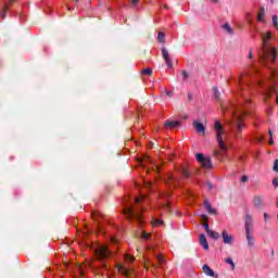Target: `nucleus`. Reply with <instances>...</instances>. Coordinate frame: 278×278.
Wrapping results in <instances>:
<instances>
[{
	"label": "nucleus",
	"instance_id": "1",
	"mask_svg": "<svg viewBox=\"0 0 278 278\" xmlns=\"http://www.w3.org/2000/svg\"><path fill=\"white\" fill-rule=\"evenodd\" d=\"M222 110L223 112H228V114L231 116V119L228 122L231 131H233L236 136L242 134V130L247 127L244 125V115L247 114V111L233 105L228 108L225 104L222 105Z\"/></svg>",
	"mask_w": 278,
	"mask_h": 278
},
{
	"label": "nucleus",
	"instance_id": "2",
	"mask_svg": "<svg viewBox=\"0 0 278 278\" xmlns=\"http://www.w3.org/2000/svg\"><path fill=\"white\" fill-rule=\"evenodd\" d=\"M271 38L273 33L270 31H267L265 35H263V48L260 54L263 64H273V62L277 60V49L268 46V42L270 41Z\"/></svg>",
	"mask_w": 278,
	"mask_h": 278
},
{
	"label": "nucleus",
	"instance_id": "3",
	"mask_svg": "<svg viewBox=\"0 0 278 278\" xmlns=\"http://www.w3.org/2000/svg\"><path fill=\"white\" fill-rule=\"evenodd\" d=\"M215 134L219 149L215 151V155H217V157H223L225 153H227V143L225 142V138H227V132H225V128L219 121L215 122Z\"/></svg>",
	"mask_w": 278,
	"mask_h": 278
},
{
	"label": "nucleus",
	"instance_id": "4",
	"mask_svg": "<svg viewBox=\"0 0 278 278\" xmlns=\"http://www.w3.org/2000/svg\"><path fill=\"white\" fill-rule=\"evenodd\" d=\"M143 211H144V208H142V207L135 211L132 206H126L124 208V215L129 220H131V218H136V220H138V223H142V214L141 213Z\"/></svg>",
	"mask_w": 278,
	"mask_h": 278
},
{
	"label": "nucleus",
	"instance_id": "5",
	"mask_svg": "<svg viewBox=\"0 0 278 278\" xmlns=\"http://www.w3.org/2000/svg\"><path fill=\"white\" fill-rule=\"evenodd\" d=\"M197 162H199V164H201L202 168H212V160L210 159V156H205L203 155V153H198L195 155Z\"/></svg>",
	"mask_w": 278,
	"mask_h": 278
},
{
	"label": "nucleus",
	"instance_id": "6",
	"mask_svg": "<svg viewBox=\"0 0 278 278\" xmlns=\"http://www.w3.org/2000/svg\"><path fill=\"white\" fill-rule=\"evenodd\" d=\"M112 253L105 245H99L98 249H96V257L98 260H108Z\"/></svg>",
	"mask_w": 278,
	"mask_h": 278
},
{
	"label": "nucleus",
	"instance_id": "7",
	"mask_svg": "<svg viewBox=\"0 0 278 278\" xmlns=\"http://www.w3.org/2000/svg\"><path fill=\"white\" fill-rule=\"evenodd\" d=\"M222 238H223L224 244H228L229 247H231V244H233V242L236 241V239L233 238V235L228 233L227 230H223Z\"/></svg>",
	"mask_w": 278,
	"mask_h": 278
},
{
	"label": "nucleus",
	"instance_id": "8",
	"mask_svg": "<svg viewBox=\"0 0 278 278\" xmlns=\"http://www.w3.org/2000/svg\"><path fill=\"white\" fill-rule=\"evenodd\" d=\"M244 227L245 231H251V229H253V216L249 213L245 214Z\"/></svg>",
	"mask_w": 278,
	"mask_h": 278
},
{
	"label": "nucleus",
	"instance_id": "9",
	"mask_svg": "<svg viewBox=\"0 0 278 278\" xmlns=\"http://www.w3.org/2000/svg\"><path fill=\"white\" fill-rule=\"evenodd\" d=\"M162 55L165 60L166 66L172 68L173 67V61H170V54L168 53V50L166 48H162Z\"/></svg>",
	"mask_w": 278,
	"mask_h": 278
},
{
	"label": "nucleus",
	"instance_id": "10",
	"mask_svg": "<svg viewBox=\"0 0 278 278\" xmlns=\"http://www.w3.org/2000/svg\"><path fill=\"white\" fill-rule=\"evenodd\" d=\"M245 238L248 242V247L252 248L255 247V237L251 233V230L245 231Z\"/></svg>",
	"mask_w": 278,
	"mask_h": 278
},
{
	"label": "nucleus",
	"instance_id": "11",
	"mask_svg": "<svg viewBox=\"0 0 278 278\" xmlns=\"http://www.w3.org/2000/svg\"><path fill=\"white\" fill-rule=\"evenodd\" d=\"M239 86L244 89V86H249V75L242 74L239 76Z\"/></svg>",
	"mask_w": 278,
	"mask_h": 278
},
{
	"label": "nucleus",
	"instance_id": "12",
	"mask_svg": "<svg viewBox=\"0 0 278 278\" xmlns=\"http://www.w3.org/2000/svg\"><path fill=\"white\" fill-rule=\"evenodd\" d=\"M193 127L198 134H202V136H205V126L200 122H193Z\"/></svg>",
	"mask_w": 278,
	"mask_h": 278
},
{
	"label": "nucleus",
	"instance_id": "13",
	"mask_svg": "<svg viewBox=\"0 0 278 278\" xmlns=\"http://www.w3.org/2000/svg\"><path fill=\"white\" fill-rule=\"evenodd\" d=\"M181 123L179 121H166L165 127L167 129H176V127H179Z\"/></svg>",
	"mask_w": 278,
	"mask_h": 278
},
{
	"label": "nucleus",
	"instance_id": "14",
	"mask_svg": "<svg viewBox=\"0 0 278 278\" xmlns=\"http://www.w3.org/2000/svg\"><path fill=\"white\" fill-rule=\"evenodd\" d=\"M200 244L201 247H203L204 251H208L210 250V244L207 243V238L205 237V235H200Z\"/></svg>",
	"mask_w": 278,
	"mask_h": 278
},
{
	"label": "nucleus",
	"instance_id": "15",
	"mask_svg": "<svg viewBox=\"0 0 278 278\" xmlns=\"http://www.w3.org/2000/svg\"><path fill=\"white\" fill-rule=\"evenodd\" d=\"M117 270L118 273H121L122 275H124V277H130L131 276V270L127 269L125 266L123 265H118L117 266Z\"/></svg>",
	"mask_w": 278,
	"mask_h": 278
},
{
	"label": "nucleus",
	"instance_id": "16",
	"mask_svg": "<svg viewBox=\"0 0 278 278\" xmlns=\"http://www.w3.org/2000/svg\"><path fill=\"white\" fill-rule=\"evenodd\" d=\"M253 203L255 207H262V205H264V197L262 195L254 197Z\"/></svg>",
	"mask_w": 278,
	"mask_h": 278
},
{
	"label": "nucleus",
	"instance_id": "17",
	"mask_svg": "<svg viewBox=\"0 0 278 278\" xmlns=\"http://www.w3.org/2000/svg\"><path fill=\"white\" fill-rule=\"evenodd\" d=\"M177 181H179V178H177L176 176L174 175H168L167 176V180H166V184H168L169 186H177Z\"/></svg>",
	"mask_w": 278,
	"mask_h": 278
},
{
	"label": "nucleus",
	"instance_id": "18",
	"mask_svg": "<svg viewBox=\"0 0 278 278\" xmlns=\"http://www.w3.org/2000/svg\"><path fill=\"white\" fill-rule=\"evenodd\" d=\"M265 16H266V11L264 10V8L260 9L258 15H257L258 23H266Z\"/></svg>",
	"mask_w": 278,
	"mask_h": 278
},
{
	"label": "nucleus",
	"instance_id": "19",
	"mask_svg": "<svg viewBox=\"0 0 278 278\" xmlns=\"http://www.w3.org/2000/svg\"><path fill=\"white\" fill-rule=\"evenodd\" d=\"M222 29L225 31V34H228V36H233V28L229 25V23L224 24Z\"/></svg>",
	"mask_w": 278,
	"mask_h": 278
},
{
	"label": "nucleus",
	"instance_id": "20",
	"mask_svg": "<svg viewBox=\"0 0 278 278\" xmlns=\"http://www.w3.org/2000/svg\"><path fill=\"white\" fill-rule=\"evenodd\" d=\"M204 207L208 212V214H216V210L212 207V204L210 203V201L207 200L204 201Z\"/></svg>",
	"mask_w": 278,
	"mask_h": 278
},
{
	"label": "nucleus",
	"instance_id": "21",
	"mask_svg": "<svg viewBox=\"0 0 278 278\" xmlns=\"http://www.w3.org/2000/svg\"><path fill=\"white\" fill-rule=\"evenodd\" d=\"M202 268H203V273H205L207 275V277L215 276L214 269H211L210 266L204 265Z\"/></svg>",
	"mask_w": 278,
	"mask_h": 278
},
{
	"label": "nucleus",
	"instance_id": "22",
	"mask_svg": "<svg viewBox=\"0 0 278 278\" xmlns=\"http://www.w3.org/2000/svg\"><path fill=\"white\" fill-rule=\"evenodd\" d=\"M206 233L210 236V238H213V240H218V238H220V235L213 230H208Z\"/></svg>",
	"mask_w": 278,
	"mask_h": 278
},
{
	"label": "nucleus",
	"instance_id": "23",
	"mask_svg": "<svg viewBox=\"0 0 278 278\" xmlns=\"http://www.w3.org/2000/svg\"><path fill=\"white\" fill-rule=\"evenodd\" d=\"M12 2H14V0H9V4H7L3 10H2V13H1V17H2V21H5V12H8V8L10 5H12Z\"/></svg>",
	"mask_w": 278,
	"mask_h": 278
},
{
	"label": "nucleus",
	"instance_id": "24",
	"mask_svg": "<svg viewBox=\"0 0 278 278\" xmlns=\"http://www.w3.org/2000/svg\"><path fill=\"white\" fill-rule=\"evenodd\" d=\"M166 35H164V33H159V36H157V40L159 42H161L162 45H164V42H166Z\"/></svg>",
	"mask_w": 278,
	"mask_h": 278
},
{
	"label": "nucleus",
	"instance_id": "25",
	"mask_svg": "<svg viewBox=\"0 0 278 278\" xmlns=\"http://www.w3.org/2000/svg\"><path fill=\"white\" fill-rule=\"evenodd\" d=\"M142 75L151 76V75H153V70H151L150 67H147V68L142 70Z\"/></svg>",
	"mask_w": 278,
	"mask_h": 278
},
{
	"label": "nucleus",
	"instance_id": "26",
	"mask_svg": "<svg viewBox=\"0 0 278 278\" xmlns=\"http://www.w3.org/2000/svg\"><path fill=\"white\" fill-rule=\"evenodd\" d=\"M147 162H152V161H151V159H149V157L140 159V160H139V164H140L141 166H147Z\"/></svg>",
	"mask_w": 278,
	"mask_h": 278
},
{
	"label": "nucleus",
	"instance_id": "27",
	"mask_svg": "<svg viewBox=\"0 0 278 278\" xmlns=\"http://www.w3.org/2000/svg\"><path fill=\"white\" fill-rule=\"evenodd\" d=\"M226 264H229L231 266V270L236 269V264L233 263V260L231 258H226Z\"/></svg>",
	"mask_w": 278,
	"mask_h": 278
},
{
	"label": "nucleus",
	"instance_id": "28",
	"mask_svg": "<svg viewBox=\"0 0 278 278\" xmlns=\"http://www.w3.org/2000/svg\"><path fill=\"white\" fill-rule=\"evenodd\" d=\"M271 21H273L274 27H276V29H278V17H277V15H274V16L271 17Z\"/></svg>",
	"mask_w": 278,
	"mask_h": 278
},
{
	"label": "nucleus",
	"instance_id": "29",
	"mask_svg": "<svg viewBox=\"0 0 278 278\" xmlns=\"http://www.w3.org/2000/svg\"><path fill=\"white\" fill-rule=\"evenodd\" d=\"M181 175L186 178L190 177V172H188V169L186 168H181Z\"/></svg>",
	"mask_w": 278,
	"mask_h": 278
},
{
	"label": "nucleus",
	"instance_id": "30",
	"mask_svg": "<svg viewBox=\"0 0 278 278\" xmlns=\"http://www.w3.org/2000/svg\"><path fill=\"white\" fill-rule=\"evenodd\" d=\"M144 199H146L144 194H141L139 198H135V203H142Z\"/></svg>",
	"mask_w": 278,
	"mask_h": 278
},
{
	"label": "nucleus",
	"instance_id": "31",
	"mask_svg": "<svg viewBox=\"0 0 278 278\" xmlns=\"http://www.w3.org/2000/svg\"><path fill=\"white\" fill-rule=\"evenodd\" d=\"M141 238L143 239V240H149L150 238H151V233H148V232H142V235H141Z\"/></svg>",
	"mask_w": 278,
	"mask_h": 278
},
{
	"label": "nucleus",
	"instance_id": "32",
	"mask_svg": "<svg viewBox=\"0 0 278 278\" xmlns=\"http://www.w3.org/2000/svg\"><path fill=\"white\" fill-rule=\"evenodd\" d=\"M163 210H165L166 212H170V204H168V202L164 203L162 205Z\"/></svg>",
	"mask_w": 278,
	"mask_h": 278
},
{
	"label": "nucleus",
	"instance_id": "33",
	"mask_svg": "<svg viewBox=\"0 0 278 278\" xmlns=\"http://www.w3.org/2000/svg\"><path fill=\"white\" fill-rule=\"evenodd\" d=\"M273 170H274L275 173H278V159L275 160V162H274Z\"/></svg>",
	"mask_w": 278,
	"mask_h": 278
},
{
	"label": "nucleus",
	"instance_id": "34",
	"mask_svg": "<svg viewBox=\"0 0 278 278\" xmlns=\"http://www.w3.org/2000/svg\"><path fill=\"white\" fill-rule=\"evenodd\" d=\"M134 260H135L134 256H131V255H129V254H126V255H125V261H126V262H134Z\"/></svg>",
	"mask_w": 278,
	"mask_h": 278
},
{
	"label": "nucleus",
	"instance_id": "35",
	"mask_svg": "<svg viewBox=\"0 0 278 278\" xmlns=\"http://www.w3.org/2000/svg\"><path fill=\"white\" fill-rule=\"evenodd\" d=\"M213 91H214L215 97L218 99V97H220V92L218 91V88L214 87Z\"/></svg>",
	"mask_w": 278,
	"mask_h": 278
},
{
	"label": "nucleus",
	"instance_id": "36",
	"mask_svg": "<svg viewBox=\"0 0 278 278\" xmlns=\"http://www.w3.org/2000/svg\"><path fill=\"white\" fill-rule=\"evenodd\" d=\"M203 227H204L206 233H207L208 231H211V229H210V224H208L207 222L203 224Z\"/></svg>",
	"mask_w": 278,
	"mask_h": 278
},
{
	"label": "nucleus",
	"instance_id": "37",
	"mask_svg": "<svg viewBox=\"0 0 278 278\" xmlns=\"http://www.w3.org/2000/svg\"><path fill=\"white\" fill-rule=\"evenodd\" d=\"M156 260H157L159 264H162V263L164 262V256H162L161 254H159V255L156 256Z\"/></svg>",
	"mask_w": 278,
	"mask_h": 278
},
{
	"label": "nucleus",
	"instance_id": "38",
	"mask_svg": "<svg viewBox=\"0 0 278 278\" xmlns=\"http://www.w3.org/2000/svg\"><path fill=\"white\" fill-rule=\"evenodd\" d=\"M162 219H155L154 222H153V226L154 227H157V225H162Z\"/></svg>",
	"mask_w": 278,
	"mask_h": 278
},
{
	"label": "nucleus",
	"instance_id": "39",
	"mask_svg": "<svg viewBox=\"0 0 278 278\" xmlns=\"http://www.w3.org/2000/svg\"><path fill=\"white\" fill-rule=\"evenodd\" d=\"M269 136H270L269 144H275V141L273 140V131L271 130H269Z\"/></svg>",
	"mask_w": 278,
	"mask_h": 278
},
{
	"label": "nucleus",
	"instance_id": "40",
	"mask_svg": "<svg viewBox=\"0 0 278 278\" xmlns=\"http://www.w3.org/2000/svg\"><path fill=\"white\" fill-rule=\"evenodd\" d=\"M151 186H152L151 182H149V181L144 182V187L147 188V190H151Z\"/></svg>",
	"mask_w": 278,
	"mask_h": 278
},
{
	"label": "nucleus",
	"instance_id": "41",
	"mask_svg": "<svg viewBox=\"0 0 278 278\" xmlns=\"http://www.w3.org/2000/svg\"><path fill=\"white\" fill-rule=\"evenodd\" d=\"M268 218H270V215H268V213H264L265 223H268Z\"/></svg>",
	"mask_w": 278,
	"mask_h": 278
},
{
	"label": "nucleus",
	"instance_id": "42",
	"mask_svg": "<svg viewBox=\"0 0 278 278\" xmlns=\"http://www.w3.org/2000/svg\"><path fill=\"white\" fill-rule=\"evenodd\" d=\"M273 186H275L276 188H278V179H277V178H274V179H273Z\"/></svg>",
	"mask_w": 278,
	"mask_h": 278
},
{
	"label": "nucleus",
	"instance_id": "43",
	"mask_svg": "<svg viewBox=\"0 0 278 278\" xmlns=\"http://www.w3.org/2000/svg\"><path fill=\"white\" fill-rule=\"evenodd\" d=\"M241 181H242L243 184L247 182V181H249V177L242 176V177H241Z\"/></svg>",
	"mask_w": 278,
	"mask_h": 278
},
{
	"label": "nucleus",
	"instance_id": "44",
	"mask_svg": "<svg viewBox=\"0 0 278 278\" xmlns=\"http://www.w3.org/2000/svg\"><path fill=\"white\" fill-rule=\"evenodd\" d=\"M182 77L186 79L188 77V73L186 71H182Z\"/></svg>",
	"mask_w": 278,
	"mask_h": 278
},
{
	"label": "nucleus",
	"instance_id": "45",
	"mask_svg": "<svg viewBox=\"0 0 278 278\" xmlns=\"http://www.w3.org/2000/svg\"><path fill=\"white\" fill-rule=\"evenodd\" d=\"M248 58L251 60L253 58V52L250 51Z\"/></svg>",
	"mask_w": 278,
	"mask_h": 278
},
{
	"label": "nucleus",
	"instance_id": "46",
	"mask_svg": "<svg viewBox=\"0 0 278 278\" xmlns=\"http://www.w3.org/2000/svg\"><path fill=\"white\" fill-rule=\"evenodd\" d=\"M206 186H207L208 190H212V182H207Z\"/></svg>",
	"mask_w": 278,
	"mask_h": 278
},
{
	"label": "nucleus",
	"instance_id": "47",
	"mask_svg": "<svg viewBox=\"0 0 278 278\" xmlns=\"http://www.w3.org/2000/svg\"><path fill=\"white\" fill-rule=\"evenodd\" d=\"M203 220H207V215H202Z\"/></svg>",
	"mask_w": 278,
	"mask_h": 278
},
{
	"label": "nucleus",
	"instance_id": "48",
	"mask_svg": "<svg viewBox=\"0 0 278 278\" xmlns=\"http://www.w3.org/2000/svg\"><path fill=\"white\" fill-rule=\"evenodd\" d=\"M131 2L134 3V5H136V3H138V0H131Z\"/></svg>",
	"mask_w": 278,
	"mask_h": 278
},
{
	"label": "nucleus",
	"instance_id": "49",
	"mask_svg": "<svg viewBox=\"0 0 278 278\" xmlns=\"http://www.w3.org/2000/svg\"><path fill=\"white\" fill-rule=\"evenodd\" d=\"M276 103L278 105V93H276Z\"/></svg>",
	"mask_w": 278,
	"mask_h": 278
},
{
	"label": "nucleus",
	"instance_id": "50",
	"mask_svg": "<svg viewBox=\"0 0 278 278\" xmlns=\"http://www.w3.org/2000/svg\"><path fill=\"white\" fill-rule=\"evenodd\" d=\"M212 3H218V0H211Z\"/></svg>",
	"mask_w": 278,
	"mask_h": 278
},
{
	"label": "nucleus",
	"instance_id": "51",
	"mask_svg": "<svg viewBox=\"0 0 278 278\" xmlns=\"http://www.w3.org/2000/svg\"><path fill=\"white\" fill-rule=\"evenodd\" d=\"M144 266H146V268H147V266H149V261H146V265Z\"/></svg>",
	"mask_w": 278,
	"mask_h": 278
},
{
	"label": "nucleus",
	"instance_id": "52",
	"mask_svg": "<svg viewBox=\"0 0 278 278\" xmlns=\"http://www.w3.org/2000/svg\"><path fill=\"white\" fill-rule=\"evenodd\" d=\"M271 255H275V250H271Z\"/></svg>",
	"mask_w": 278,
	"mask_h": 278
},
{
	"label": "nucleus",
	"instance_id": "53",
	"mask_svg": "<svg viewBox=\"0 0 278 278\" xmlns=\"http://www.w3.org/2000/svg\"><path fill=\"white\" fill-rule=\"evenodd\" d=\"M168 97H170V91H167Z\"/></svg>",
	"mask_w": 278,
	"mask_h": 278
},
{
	"label": "nucleus",
	"instance_id": "54",
	"mask_svg": "<svg viewBox=\"0 0 278 278\" xmlns=\"http://www.w3.org/2000/svg\"><path fill=\"white\" fill-rule=\"evenodd\" d=\"M247 103H251V100H247Z\"/></svg>",
	"mask_w": 278,
	"mask_h": 278
},
{
	"label": "nucleus",
	"instance_id": "55",
	"mask_svg": "<svg viewBox=\"0 0 278 278\" xmlns=\"http://www.w3.org/2000/svg\"><path fill=\"white\" fill-rule=\"evenodd\" d=\"M112 242H116V239H112Z\"/></svg>",
	"mask_w": 278,
	"mask_h": 278
},
{
	"label": "nucleus",
	"instance_id": "56",
	"mask_svg": "<svg viewBox=\"0 0 278 278\" xmlns=\"http://www.w3.org/2000/svg\"><path fill=\"white\" fill-rule=\"evenodd\" d=\"M75 2H76V3H78V2H79V0H75Z\"/></svg>",
	"mask_w": 278,
	"mask_h": 278
}]
</instances>
